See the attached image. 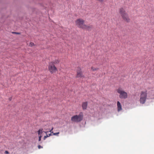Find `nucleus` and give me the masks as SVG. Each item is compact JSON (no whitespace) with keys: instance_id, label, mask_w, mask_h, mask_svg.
Masks as SVG:
<instances>
[{"instance_id":"obj_1","label":"nucleus","mask_w":154,"mask_h":154,"mask_svg":"<svg viewBox=\"0 0 154 154\" xmlns=\"http://www.w3.org/2000/svg\"><path fill=\"white\" fill-rule=\"evenodd\" d=\"M85 20L82 19H77L75 21L76 25L79 28L89 30L91 28V26L87 25L85 24Z\"/></svg>"},{"instance_id":"obj_2","label":"nucleus","mask_w":154,"mask_h":154,"mask_svg":"<svg viewBox=\"0 0 154 154\" xmlns=\"http://www.w3.org/2000/svg\"><path fill=\"white\" fill-rule=\"evenodd\" d=\"M119 13L121 15L122 19L125 22L128 23L130 21V19L126 12L125 9L123 8H121L119 10Z\"/></svg>"},{"instance_id":"obj_3","label":"nucleus","mask_w":154,"mask_h":154,"mask_svg":"<svg viewBox=\"0 0 154 154\" xmlns=\"http://www.w3.org/2000/svg\"><path fill=\"white\" fill-rule=\"evenodd\" d=\"M83 118V113L80 112L79 115H75L72 116L71 118V121L73 122H79L82 120Z\"/></svg>"},{"instance_id":"obj_4","label":"nucleus","mask_w":154,"mask_h":154,"mask_svg":"<svg viewBox=\"0 0 154 154\" xmlns=\"http://www.w3.org/2000/svg\"><path fill=\"white\" fill-rule=\"evenodd\" d=\"M117 92L119 94V97L121 99H125L127 98L128 95L122 88H119L117 90Z\"/></svg>"},{"instance_id":"obj_5","label":"nucleus","mask_w":154,"mask_h":154,"mask_svg":"<svg viewBox=\"0 0 154 154\" xmlns=\"http://www.w3.org/2000/svg\"><path fill=\"white\" fill-rule=\"evenodd\" d=\"M147 92L146 91H141L140 95V103L144 104L146 100Z\"/></svg>"},{"instance_id":"obj_6","label":"nucleus","mask_w":154,"mask_h":154,"mask_svg":"<svg viewBox=\"0 0 154 154\" xmlns=\"http://www.w3.org/2000/svg\"><path fill=\"white\" fill-rule=\"evenodd\" d=\"M48 70L52 74L55 72L57 70V68L53 63H50L48 65Z\"/></svg>"},{"instance_id":"obj_7","label":"nucleus","mask_w":154,"mask_h":154,"mask_svg":"<svg viewBox=\"0 0 154 154\" xmlns=\"http://www.w3.org/2000/svg\"><path fill=\"white\" fill-rule=\"evenodd\" d=\"M76 78H84V76L83 75L82 72V70L80 68H78L76 71Z\"/></svg>"},{"instance_id":"obj_8","label":"nucleus","mask_w":154,"mask_h":154,"mask_svg":"<svg viewBox=\"0 0 154 154\" xmlns=\"http://www.w3.org/2000/svg\"><path fill=\"white\" fill-rule=\"evenodd\" d=\"M117 105L118 111L119 112L122 110V105L119 101H118L117 102Z\"/></svg>"},{"instance_id":"obj_9","label":"nucleus","mask_w":154,"mask_h":154,"mask_svg":"<svg viewBox=\"0 0 154 154\" xmlns=\"http://www.w3.org/2000/svg\"><path fill=\"white\" fill-rule=\"evenodd\" d=\"M88 106V103L87 102H83L82 103V107L83 110H85L87 109Z\"/></svg>"},{"instance_id":"obj_10","label":"nucleus","mask_w":154,"mask_h":154,"mask_svg":"<svg viewBox=\"0 0 154 154\" xmlns=\"http://www.w3.org/2000/svg\"><path fill=\"white\" fill-rule=\"evenodd\" d=\"M45 133L46 134V136H44V140H45L46 138L47 137H49L50 136L52 135L51 133L50 134H48V131H45Z\"/></svg>"},{"instance_id":"obj_11","label":"nucleus","mask_w":154,"mask_h":154,"mask_svg":"<svg viewBox=\"0 0 154 154\" xmlns=\"http://www.w3.org/2000/svg\"><path fill=\"white\" fill-rule=\"evenodd\" d=\"M43 129L42 128L40 129L38 131V136H39L41 134L42 135V133Z\"/></svg>"},{"instance_id":"obj_12","label":"nucleus","mask_w":154,"mask_h":154,"mask_svg":"<svg viewBox=\"0 0 154 154\" xmlns=\"http://www.w3.org/2000/svg\"><path fill=\"white\" fill-rule=\"evenodd\" d=\"M91 69L93 71H97L98 69V68H95L94 67L92 66L91 67Z\"/></svg>"},{"instance_id":"obj_13","label":"nucleus","mask_w":154,"mask_h":154,"mask_svg":"<svg viewBox=\"0 0 154 154\" xmlns=\"http://www.w3.org/2000/svg\"><path fill=\"white\" fill-rule=\"evenodd\" d=\"M51 63H53L54 64H58L59 63V61L58 60H56L54 61L51 62Z\"/></svg>"},{"instance_id":"obj_14","label":"nucleus","mask_w":154,"mask_h":154,"mask_svg":"<svg viewBox=\"0 0 154 154\" xmlns=\"http://www.w3.org/2000/svg\"><path fill=\"white\" fill-rule=\"evenodd\" d=\"M51 134H53V135H56L58 134H59V132H58L57 133H54L53 132H52Z\"/></svg>"},{"instance_id":"obj_15","label":"nucleus","mask_w":154,"mask_h":154,"mask_svg":"<svg viewBox=\"0 0 154 154\" xmlns=\"http://www.w3.org/2000/svg\"><path fill=\"white\" fill-rule=\"evenodd\" d=\"M34 45V44L32 42H31L29 45V46H30V47H32V46H33Z\"/></svg>"},{"instance_id":"obj_16","label":"nucleus","mask_w":154,"mask_h":154,"mask_svg":"<svg viewBox=\"0 0 154 154\" xmlns=\"http://www.w3.org/2000/svg\"><path fill=\"white\" fill-rule=\"evenodd\" d=\"M42 137V135H41V134H40V135L38 136V141H41V138Z\"/></svg>"},{"instance_id":"obj_17","label":"nucleus","mask_w":154,"mask_h":154,"mask_svg":"<svg viewBox=\"0 0 154 154\" xmlns=\"http://www.w3.org/2000/svg\"><path fill=\"white\" fill-rule=\"evenodd\" d=\"M38 148L39 149H40L41 148H43V147L41 146L40 145H38Z\"/></svg>"},{"instance_id":"obj_18","label":"nucleus","mask_w":154,"mask_h":154,"mask_svg":"<svg viewBox=\"0 0 154 154\" xmlns=\"http://www.w3.org/2000/svg\"><path fill=\"white\" fill-rule=\"evenodd\" d=\"M5 153L6 154H9V152L8 151L6 150L5 151Z\"/></svg>"},{"instance_id":"obj_19","label":"nucleus","mask_w":154,"mask_h":154,"mask_svg":"<svg viewBox=\"0 0 154 154\" xmlns=\"http://www.w3.org/2000/svg\"><path fill=\"white\" fill-rule=\"evenodd\" d=\"M53 128H53H53H52L51 129V130L50 131H49L50 132H51H51H52V130H53Z\"/></svg>"},{"instance_id":"obj_20","label":"nucleus","mask_w":154,"mask_h":154,"mask_svg":"<svg viewBox=\"0 0 154 154\" xmlns=\"http://www.w3.org/2000/svg\"><path fill=\"white\" fill-rule=\"evenodd\" d=\"M15 34H20V33H19V32H16V33Z\"/></svg>"},{"instance_id":"obj_21","label":"nucleus","mask_w":154,"mask_h":154,"mask_svg":"<svg viewBox=\"0 0 154 154\" xmlns=\"http://www.w3.org/2000/svg\"><path fill=\"white\" fill-rule=\"evenodd\" d=\"M12 98H9V100H11Z\"/></svg>"},{"instance_id":"obj_22","label":"nucleus","mask_w":154,"mask_h":154,"mask_svg":"<svg viewBox=\"0 0 154 154\" xmlns=\"http://www.w3.org/2000/svg\"><path fill=\"white\" fill-rule=\"evenodd\" d=\"M12 33H15V34L16 33V32H12Z\"/></svg>"}]
</instances>
